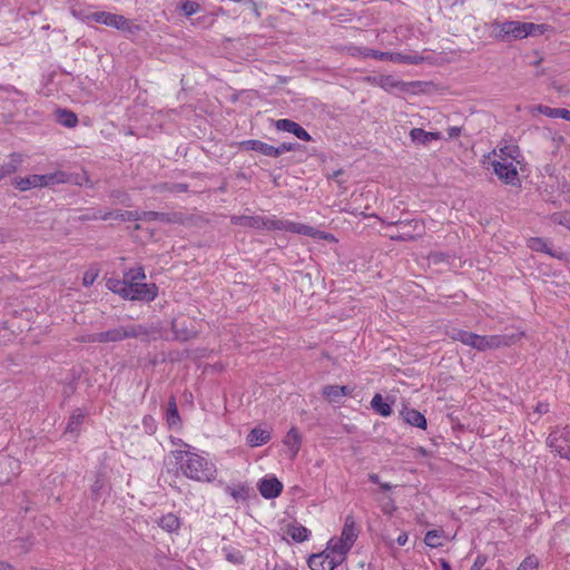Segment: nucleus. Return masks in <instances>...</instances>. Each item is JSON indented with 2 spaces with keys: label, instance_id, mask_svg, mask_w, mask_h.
<instances>
[{
  "label": "nucleus",
  "instance_id": "1",
  "mask_svg": "<svg viewBox=\"0 0 570 570\" xmlns=\"http://www.w3.org/2000/svg\"><path fill=\"white\" fill-rule=\"evenodd\" d=\"M171 443L178 449L170 454L186 478L198 482H212L216 479L217 469L206 456L180 439H173Z\"/></svg>",
  "mask_w": 570,
  "mask_h": 570
},
{
  "label": "nucleus",
  "instance_id": "2",
  "mask_svg": "<svg viewBox=\"0 0 570 570\" xmlns=\"http://www.w3.org/2000/svg\"><path fill=\"white\" fill-rule=\"evenodd\" d=\"M149 331L141 324H131L127 326H119L105 332L92 333L80 338L83 343H115L126 338H136L147 336Z\"/></svg>",
  "mask_w": 570,
  "mask_h": 570
},
{
  "label": "nucleus",
  "instance_id": "3",
  "mask_svg": "<svg viewBox=\"0 0 570 570\" xmlns=\"http://www.w3.org/2000/svg\"><path fill=\"white\" fill-rule=\"evenodd\" d=\"M523 333L498 334V335H474L472 348L478 351L497 350L515 344L522 337Z\"/></svg>",
  "mask_w": 570,
  "mask_h": 570
},
{
  "label": "nucleus",
  "instance_id": "4",
  "mask_svg": "<svg viewBox=\"0 0 570 570\" xmlns=\"http://www.w3.org/2000/svg\"><path fill=\"white\" fill-rule=\"evenodd\" d=\"M67 181V174L56 171L47 175H30L24 178H14L13 185L21 191L29 190L35 187H46Z\"/></svg>",
  "mask_w": 570,
  "mask_h": 570
},
{
  "label": "nucleus",
  "instance_id": "5",
  "mask_svg": "<svg viewBox=\"0 0 570 570\" xmlns=\"http://www.w3.org/2000/svg\"><path fill=\"white\" fill-rule=\"evenodd\" d=\"M88 20L114 27L118 30H131V22L121 14L110 13L106 11H95L87 16Z\"/></svg>",
  "mask_w": 570,
  "mask_h": 570
},
{
  "label": "nucleus",
  "instance_id": "6",
  "mask_svg": "<svg viewBox=\"0 0 570 570\" xmlns=\"http://www.w3.org/2000/svg\"><path fill=\"white\" fill-rule=\"evenodd\" d=\"M494 174L507 185L517 186L520 183L517 166L512 161L493 160Z\"/></svg>",
  "mask_w": 570,
  "mask_h": 570
},
{
  "label": "nucleus",
  "instance_id": "7",
  "mask_svg": "<svg viewBox=\"0 0 570 570\" xmlns=\"http://www.w3.org/2000/svg\"><path fill=\"white\" fill-rule=\"evenodd\" d=\"M494 29L498 30V38L501 40H512L525 38L523 22L521 21H504L495 22Z\"/></svg>",
  "mask_w": 570,
  "mask_h": 570
},
{
  "label": "nucleus",
  "instance_id": "8",
  "mask_svg": "<svg viewBox=\"0 0 570 570\" xmlns=\"http://www.w3.org/2000/svg\"><path fill=\"white\" fill-rule=\"evenodd\" d=\"M131 294L135 295L134 301L151 302L158 295V287L154 283H131Z\"/></svg>",
  "mask_w": 570,
  "mask_h": 570
},
{
  "label": "nucleus",
  "instance_id": "9",
  "mask_svg": "<svg viewBox=\"0 0 570 570\" xmlns=\"http://www.w3.org/2000/svg\"><path fill=\"white\" fill-rule=\"evenodd\" d=\"M307 563L311 570H334L340 566L327 550L312 554Z\"/></svg>",
  "mask_w": 570,
  "mask_h": 570
},
{
  "label": "nucleus",
  "instance_id": "10",
  "mask_svg": "<svg viewBox=\"0 0 570 570\" xmlns=\"http://www.w3.org/2000/svg\"><path fill=\"white\" fill-rule=\"evenodd\" d=\"M257 488L263 498L275 499L282 493L283 484L277 478L272 476L262 479Z\"/></svg>",
  "mask_w": 570,
  "mask_h": 570
},
{
  "label": "nucleus",
  "instance_id": "11",
  "mask_svg": "<svg viewBox=\"0 0 570 570\" xmlns=\"http://www.w3.org/2000/svg\"><path fill=\"white\" fill-rule=\"evenodd\" d=\"M275 127L279 131H286L295 135L298 139L304 141L312 140L311 135L297 122L291 119H278Z\"/></svg>",
  "mask_w": 570,
  "mask_h": 570
},
{
  "label": "nucleus",
  "instance_id": "12",
  "mask_svg": "<svg viewBox=\"0 0 570 570\" xmlns=\"http://www.w3.org/2000/svg\"><path fill=\"white\" fill-rule=\"evenodd\" d=\"M351 549L352 546L343 542L342 539L333 538L328 541L325 550L328 551L330 556H332L338 564H342Z\"/></svg>",
  "mask_w": 570,
  "mask_h": 570
},
{
  "label": "nucleus",
  "instance_id": "13",
  "mask_svg": "<svg viewBox=\"0 0 570 570\" xmlns=\"http://www.w3.org/2000/svg\"><path fill=\"white\" fill-rule=\"evenodd\" d=\"M19 462L12 458L0 459V483H8L17 475Z\"/></svg>",
  "mask_w": 570,
  "mask_h": 570
},
{
  "label": "nucleus",
  "instance_id": "14",
  "mask_svg": "<svg viewBox=\"0 0 570 570\" xmlns=\"http://www.w3.org/2000/svg\"><path fill=\"white\" fill-rule=\"evenodd\" d=\"M357 537H358V529L356 527L355 518L352 514H348L345 518L344 527L342 529L340 539H342L343 542L353 547Z\"/></svg>",
  "mask_w": 570,
  "mask_h": 570
},
{
  "label": "nucleus",
  "instance_id": "15",
  "mask_svg": "<svg viewBox=\"0 0 570 570\" xmlns=\"http://www.w3.org/2000/svg\"><path fill=\"white\" fill-rule=\"evenodd\" d=\"M240 147L246 150H254L261 153L262 155L268 157H277V150H275V147L261 140H245L240 142Z\"/></svg>",
  "mask_w": 570,
  "mask_h": 570
},
{
  "label": "nucleus",
  "instance_id": "16",
  "mask_svg": "<svg viewBox=\"0 0 570 570\" xmlns=\"http://www.w3.org/2000/svg\"><path fill=\"white\" fill-rule=\"evenodd\" d=\"M271 440V432L261 426H256L250 430L246 441L252 448L261 446L266 444Z\"/></svg>",
  "mask_w": 570,
  "mask_h": 570
},
{
  "label": "nucleus",
  "instance_id": "17",
  "mask_svg": "<svg viewBox=\"0 0 570 570\" xmlns=\"http://www.w3.org/2000/svg\"><path fill=\"white\" fill-rule=\"evenodd\" d=\"M23 161V156L18 153H12L9 156V161L0 166V181L6 177L14 174Z\"/></svg>",
  "mask_w": 570,
  "mask_h": 570
},
{
  "label": "nucleus",
  "instance_id": "18",
  "mask_svg": "<svg viewBox=\"0 0 570 570\" xmlns=\"http://www.w3.org/2000/svg\"><path fill=\"white\" fill-rule=\"evenodd\" d=\"M353 57L374 58L377 60H387V52L370 49L366 47L353 46L348 48Z\"/></svg>",
  "mask_w": 570,
  "mask_h": 570
},
{
  "label": "nucleus",
  "instance_id": "19",
  "mask_svg": "<svg viewBox=\"0 0 570 570\" xmlns=\"http://www.w3.org/2000/svg\"><path fill=\"white\" fill-rule=\"evenodd\" d=\"M538 111L550 118H562L570 121V110L564 108H551L549 106L538 105L531 107V112Z\"/></svg>",
  "mask_w": 570,
  "mask_h": 570
},
{
  "label": "nucleus",
  "instance_id": "20",
  "mask_svg": "<svg viewBox=\"0 0 570 570\" xmlns=\"http://www.w3.org/2000/svg\"><path fill=\"white\" fill-rule=\"evenodd\" d=\"M410 137H411L412 141L416 142V144L428 145L432 140H439L441 138V134L425 131L421 128H413L410 131Z\"/></svg>",
  "mask_w": 570,
  "mask_h": 570
},
{
  "label": "nucleus",
  "instance_id": "21",
  "mask_svg": "<svg viewBox=\"0 0 570 570\" xmlns=\"http://www.w3.org/2000/svg\"><path fill=\"white\" fill-rule=\"evenodd\" d=\"M493 153L498 157L497 160L501 161L519 163L518 158L521 156L520 148L517 145H504L499 148V154H497L495 150Z\"/></svg>",
  "mask_w": 570,
  "mask_h": 570
},
{
  "label": "nucleus",
  "instance_id": "22",
  "mask_svg": "<svg viewBox=\"0 0 570 570\" xmlns=\"http://www.w3.org/2000/svg\"><path fill=\"white\" fill-rule=\"evenodd\" d=\"M402 415H403L404 421L406 423H409L410 425H413V426H416L420 429L426 428V419L421 412H419L414 409H405L402 412Z\"/></svg>",
  "mask_w": 570,
  "mask_h": 570
},
{
  "label": "nucleus",
  "instance_id": "23",
  "mask_svg": "<svg viewBox=\"0 0 570 570\" xmlns=\"http://www.w3.org/2000/svg\"><path fill=\"white\" fill-rule=\"evenodd\" d=\"M387 60L396 63L419 65L423 61L420 55H403L401 52H387Z\"/></svg>",
  "mask_w": 570,
  "mask_h": 570
},
{
  "label": "nucleus",
  "instance_id": "24",
  "mask_svg": "<svg viewBox=\"0 0 570 570\" xmlns=\"http://www.w3.org/2000/svg\"><path fill=\"white\" fill-rule=\"evenodd\" d=\"M175 218H176L175 214L158 213V212H154V210L141 212V215H140V220H144V222L159 220L163 223H171V222H175Z\"/></svg>",
  "mask_w": 570,
  "mask_h": 570
},
{
  "label": "nucleus",
  "instance_id": "25",
  "mask_svg": "<svg viewBox=\"0 0 570 570\" xmlns=\"http://www.w3.org/2000/svg\"><path fill=\"white\" fill-rule=\"evenodd\" d=\"M158 525L168 532H175L180 528V520L176 514L167 513L158 520Z\"/></svg>",
  "mask_w": 570,
  "mask_h": 570
},
{
  "label": "nucleus",
  "instance_id": "26",
  "mask_svg": "<svg viewBox=\"0 0 570 570\" xmlns=\"http://www.w3.org/2000/svg\"><path fill=\"white\" fill-rule=\"evenodd\" d=\"M86 417V412L81 409H76L68 421L66 432L75 433L78 432L80 425L83 423V420Z\"/></svg>",
  "mask_w": 570,
  "mask_h": 570
},
{
  "label": "nucleus",
  "instance_id": "27",
  "mask_svg": "<svg viewBox=\"0 0 570 570\" xmlns=\"http://www.w3.org/2000/svg\"><path fill=\"white\" fill-rule=\"evenodd\" d=\"M372 409L382 416H390L392 407L389 403L384 402L381 394L376 393L371 401Z\"/></svg>",
  "mask_w": 570,
  "mask_h": 570
},
{
  "label": "nucleus",
  "instance_id": "28",
  "mask_svg": "<svg viewBox=\"0 0 570 570\" xmlns=\"http://www.w3.org/2000/svg\"><path fill=\"white\" fill-rule=\"evenodd\" d=\"M392 224L399 226L401 232H412L415 235V237L421 236L422 233L424 232L423 224L416 219L407 222H395Z\"/></svg>",
  "mask_w": 570,
  "mask_h": 570
},
{
  "label": "nucleus",
  "instance_id": "29",
  "mask_svg": "<svg viewBox=\"0 0 570 570\" xmlns=\"http://www.w3.org/2000/svg\"><path fill=\"white\" fill-rule=\"evenodd\" d=\"M284 444L289 446L293 455H296L301 446V434L297 429L292 428L284 439Z\"/></svg>",
  "mask_w": 570,
  "mask_h": 570
},
{
  "label": "nucleus",
  "instance_id": "30",
  "mask_svg": "<svg viewBox=\"0 0 570 570\" xmlns=\"http://www.w3.org/2000/svg\"><path fill=\"white\" fill-rule=\"evenodd\" d=\"M226 493H228L235 501H245L249 497V488L244 484L236 487H226Z\"/></svg>",
  "mask_w": 570,
  "mask_h": 570
},
{
  "label": "nucleus",
  "instance_id": "31",
  "mask_svg": "<svg viewBox=\"0 0 570 570\" xmlns=\"http://www.w3.org/2000/svg\"><path fill=\"white\" fill-rule=\"evenodd\" d=\"M233 223L240 226H248L254 228H263L264 218L263 217H253V216H238L233 217Z\"/></svg>",
  "mask_w": 570,
  "mask_h": 570
},
{
  "label": "nucleus",
  "instance_id": "32",
  "mask_svg": "<svg viewBox=\"0 0 570 570\" xmlns=\"http://www.w3.org/2000/svg\"><path fill=\"white\" fill-rule=\"evenodd\" d=\"M112 217H114L112 212H102L100 209L91 208V209H88L87 213L81 215L80 219L81 220H97V219L108 220Z\"/></svg>",
  "mask_w": 570,
  "mask_h": 570
},
{
  "label": "nucleus",
  "instance_id": "33",
  "mask_svg": "<svg viewBox=\"0 0 570 570\" xmlns=\"http://www.w3.org/2000/svg\"><path fill=\"white\" fill-rule=\"evenodd\" d=\"M167 422H168L169 426H174L180 422V416L178 414V407H177L176 400L174 396H171L168 402Z\"/></svg>",
  "mask_w": 570,
  "mask_h": 570
},
{
  "label": "nucleus",
  "instance_id": "34",
  "mask_svg": "<svg viewBox=\"0 0 570 570\" xmlns=\"http://www.w3.org/2000/svg\"><path fill=\"white\" fill-rule=\"evenodd\" d=\"M288 535L296 542H303L307 540L309 530L301 524L292 525L288 529Z\"/></svg>",
  "mask_w": 570,
  "mask_h": 570
},
{
  "label": "nucleus",
  "instance_id": "35",
  "mask_svg": "<svg viewBox=\"0 0 570 570\" xmlns=\"http://www.w3.org/2000/svg\"><path fill=\"white\" fill-rule=\"evenodd\" d=\"M58 121L67 128H72L77 125L78 118L76 114L69 110H60L58 115Z\"/></svg>",
  "mask_w": 570,
  "mask_h": 570
},
{
  "label": "nucleus",
  "instance_id": "36",
  "mask_svg": "<svg viewBox=\"0 0 570 570\" xmlns=\"http://www.w3.org/2000/svg\"><path fill=\"white\" fill-rule=\"evenodd\" d=\"M288 232L305 235V236H312V237H315V235L317 234V230L315 228H313L312 226L304 225L301 223H293V222L289 223Z\"/></svg>",
  "mask_w": 570,
  "mask_h": 570
},
{
  "label": "nucleus",
  "instance_id": "37",
  "mask_svg": "<svg viewBox=\"0 0 570 570\" xmlns=\"http://www.w3.org/2000/svg\"><path fill=\"white\" fill-rule=\"evenodd\" d=\"M289 220L284 219H266L264 218L263 228L274 230H289Z\"/></svg>",
  "mask_w": 570,
  "mask_h": 570
},
{
  "label": "nucleus",
  "instance_id": "38",
  "mask_svg": "<svg viewBox=\"0 0 570 570\" xmlns=\"http://www.w3.org/2000/svg\"><path fill=\"white\" fill-rule=\"evenodd\" d=\"M124 278L131 283H142L146 279L145 271L141 266L131 268L124 274Z\"/></svg>",
  "mask_w": 570,
  "mask_h": 570
},
{
  "label": "nucleus",
  "instance_id": "39",
  "mask_svg": "<svg viewBox=\"0 0 570 570\" xmlns=\"http://www.w3.org/2000/svg\"><path fill=\"white\" fill-rule=\"evenodd\" d=\"M379 85L386 91H392L393 89L404 88V83L396 80L392 76H383L381 77Z\"/></svg>",
  "mask_w": 570,
  "mask_h": 570
},
{
  "label": "nucleus",
  "instance_id": "40",
  "mask_svg": "<svg viewBox=\"0 0 570 570\" xmlns=\"http://www.w3.org/2000/svg\"><path fill=\"white\" fill-rule=\"evenodd\" d=\"M114 217L111 219H119L122 222H132V220H140L141 212L135 210H116L112 212Z\"/></svg>",
  "mask_w": 570,
  "mask_h": 570
},
{
  "label": "nucleus",
  "instance_id": "41",
  "mask_svg": "<svg viewBox=\"0 0 570 570\" xmlns=\"http://www.w3.org/2000/svg\"><path fill=\"white\" fill-rule=\"evenodd\" d=\"M523 29H524V36H539L544 33V31L548 29L547 24H537L533 22H523Z\"/></svg>",
  "mask_w": 570,
  "mask_h": 570
},
{
  "label": "nucleus",
  "instance_id": "42",
  "mask_svg": "<svg viewBox=\"0 0 570 570\" xmlns=\"http://www.w3.org/2000/svg\"><path fill=\"white\" fill-rule=\"evenodd\" d=\"M322 393L330 402H340L341 400L338 385H325Z\"/></svg>",
  "mask_w": 570,
  "mask_h": 570
},
{
  "label": "nucleus",
  "instance_id": "43",
  "mask_svg": "<svg viewBox=\"0 0 570 570\" xmlns=\"http://www.w3.org/2000/svg\"><path fill=\"white\" fill-rule=\"evenodd\" d=\"M440 533L439 531L436 530H431V531H428L425 537H424V542L426 546L431 547V548H438L441 546V541H440Z\"/></svg>",
  "mask_w": 570,
  "mask_h": 570
},
{
  "label": "nucleus",
  "instance_id": "44",
  "mask_svg": "<svg viewBox=\"0 0 570 570\" xmlns=\"http://www.w3.org/2000/svg\"><path fill=\"white\" fill-rule=\"evenodd\" d=\"M180 9L185 16L190 17L200 10V6L195 1L186 0L181 3Z\"/></svg>",
  "mask_w": 570,
  "mask_h": 570
},
{
  "label": "nucleus",
  "instance_id": "45",
  "mask_svg": "<svg viewBox=\"0 0 570 570\" xmlns=\"http://www.w3.org/2000/svg\"><path fill=\"white\" fill-rule=\"evenodd\" d=\"M530 247L532 249H534V250H541V252H544L547 254L552 255V253L550 252L548 243L546 240H543L542 238H539V237L531 238L530 239Z\"/></svg>",
  "mask_w": 570,
  "mask_h": 570
},
{
  "label": "nucleus",
  "instance_id": "46",
  "mask_svg": "<svg viewBox=\"0 0 570 570\" xmlns=\"http://www.w3.org/2000/svg\"><path fill=\"white\" fill-rule=\"evenodd\" d=\"M226 559L234 564H242L244 562V556L237 549L228 550L226 552Z\"/></svg>",
  "mask_w": 570,
  "mask_h": 570
},
{
  "label": "nucleus",
  "instance_id": "47",
  "mask_svg": "<svg viewBox=\"0 0 570 570\" xmlns=\"http://www.w3.org/2000/svg\"><path fill=\"white\" fill-rule=\"evenodd\" d=\"M518 570H538L537 558L533 556L525 558L519 566Z\"/></svg>",
  "mask_w": 570,
  "mask_h": 570
},
{
  "label": "nucleus",
  "instance_id": "48",
  "mask_svg": "<svg viewBox=\"0 0 570 570\" xmlns=\"http://www.w3.org/2000/svg\"><path fill=\"white\" fill-rule=\"evenodd\" d=\"M98 277V271L96 269H89L87 271L85 274H83V277H82V284L86 286V287H89L91 286L96 279Z\"/></svg>",
  "mask_w": 570,
  "mask_h": 570
},
{
  "label": "nucleus",
  "instance_id": "49",
  "mask_svg": "<svg viewBox=\"0 0 570 570\" xmlns=\"http://www.w3.org/2000/svg\"><path fill=\"white\" fill-rule=\"evenodd\" d=\"M118 295L121 296L124 299L134 301L135 295L131 294V287L125 278L122 286H120L119 288Z\"/></svg>",
  "mask_w": 570,
  "mask_h": 570
},
{
  "label": "nucleus",
  "instance_id": "50",
  "mask_svg": "<svg viewBox=\"0 0 570 570\" xmlns=\"http://www.w3.org/2000/svg\"><path fill=\"white\" fill-rule=\"evenodd\" d=\"M124 279L109 278L106 283L108 289L112 293L118 294L120 286H122Z\"/></svg>",
  "mask_w": 570,
  "mask_h": 570
},
{
  "label": "nucleus",
  "instance_id": "51",
  "mask_svg": "<svg viewBox=\"0 0 570 570\" xmlns=\"http://www.w3.org/2000/svg\"><path fill=\"white\" fill-rule=\"evenodd\" d=\"M297 146H298L297 144H293V142L281 144L279 146L275 147V150H277V157L284 153L295 150Z\"/></svg>",
  "mask_w": 570,
  "mask_h": 570
},
{
  "label": "nucleus",
  "instance_id": "52",
  "mask_svg": "<svg viewBox=\"0 0 570 570\" xmlns=\"http://www.w3.org/2000/svg\"><path fill=\"white\" fill-rule=\"evenodd\" d=\"M391 239L392 240H402V242L413 240V239H415V235L412 232H400L396 235H392Z\"/></svg>",
  "mask_w": 570,
  "mask_h": 570
},
{
  "label": "nucleus",
  "instance_id": "53",
  "mask_svg": "<svg viewBox=\"0 0 570 570\" xmlns=\"http://www.w3.org/2000/svg\"><path fill=\"white\" fill-rule=\"evenodd\" d=\"M474 333L472 332H468V331H463L462 334H461V338H460V342L464 345H468V346H471L473 345V340H474Z\"/></svg>",
  "mask_w": 570,
  "mask_h": 570
},
{
  "label": "nucleus",
  "instance_id": "54",
  "mask_svg": "<svg viewBox=\"0 0 570 570\" xmlns=\"http://www.w3.org/2000/svg\"><path fill=\"white\" fill-rule=\"evenodd\" d=\"M464 330L456 328V327H449L446 330V335L453 341H460L461 334Z\"/></svg>",
  "mask_w": 570,
  "mask_h": 570
},
{
  "label": "nucleus",
  "instance_id": "55",
  "mask_svg": "<svg viewBox=\"0 0 570 570\" xmlns=\"http://www.w3.org/2000/svg\"><path fill=\"white\" fill-rule=\"evenodd\" d=\"M105 482L101 476H97L96 481L92 484L91 491L92 494L98 498L99 491L104 488Z\"/></svg>",
  "mask_w": 570,
  "mask_h": 570
},
{
  "label": "nucleus",
  "instance_id": "56",
  "mask_svg": "<svg viewBox=\"0 0 570 570\" xmlns=\"http://www.w3.org/2000/svg\"><path fill=\"white\" fill-rule=\"evenodd\" d=\"M144 424H145V426H146V429H147V431L149 433H154L155 432L154 420H153L151 416H145L144 417Z\"/></svg>",
  "mask_w": 570,
  "mask_h": 570
},
{
  "label": "nucleus",
  "instance_id": "57",
  "mask_svg": "<svg viewBox=\"0 0 570 570\" xmlns=\"http://www.w3.org/2000/svg\"><path fill=\"white\" fill-rule=\"evenodd\" d=\"M460 134H461L460 127H450L448 129V135L450 138H455V137L460 136Z\"/></svg>",
  "mask_w": 570,
  "mask_h": 570
},
{
  "label": "nucleus",
  "instance_id": "58",
  "mask_svg": "<svg viewBox=\"0 0 570 570\" xmlns=\"http://www.w3.org/2000/svg\"><path fill=\"white\" fill-rule=\"evenodd\" d=\"M409 540V535L406 532L400 533V535L396 538V542L399 546H404Z\"/></svg>",
  "mask_w": 570,
  "mask_h": 570
},
{
  "label": "nucleus",
  "instance_id": "59",
  "mask_svg": "<svg viewBox=\"0 0 570 570\" xmlns=\"http://www.w3.org/2000/svg\"><path fill=\"white\" fill-rule=\"evenodd\" d=\"M548 443L550 444V446H554V444H559L558 433H551L548 438Z\"/></svg>",
  "mask_w": 570,
  "mask_h": 570
},
{
  "label": "nucleus",
  "instance_id": "60",
  "mask_svg": "<svg viewBox=\"0 0 570 570\" xmlns=\"http://www.w3.org/2000/svg\"><path fill=\"white\" fill-rule=\"evenodd\" d=\"M548 407H549L548 404L539 403L535 410H537V412L542 414V413H547L548 412Z\"/></svg>",
  "mask_w": 570,
  "mask_h": 570
},
{
  "label": "nucleus",
  "instance_id": "61",
  "mask_svg": "<svg viewBox=\"0 0 570 570\" xmlns=\"http://www.w3.org/2000/svg\"><path fill=\"white\" fill-rule=\"evenodd\" d=\"M556 449H557L558 453L560 454V456L570 460V450L563 451V449H559L558 446H556Z\"/></svg>",
  "mask_w": 570,
  "mask_h": 570
},
{
  "label": "nucleus",
  "instance_id": "62",
  "mask_svg": "<svg viewBox=\"0 0 570 570\" xmlns=\"http://www.w3.org/2000/svg\"><path fill=\"white\" fill-rule=\"evenodd\" d=\"M338 392H340V397L341 399L350 393L347 386H340V385H338Z\"/></svg>",
  "mask_w": 570,
  "mask_h": 570
},
{
  "label": "nucleus",
  "instance_id": "63",
  "mask_svg": "<svg viewBox=\"0 0 570 570\" xmlns=\"http://www.w3.org/2000/svg\"><path fill=\"white\" fill-rule=\"evenodd\" d=\"M370 481H372L373 483H380L379 475L377 474H371L370 475Z\"/></svg>",
  "mask_w": 570,
  "mask_h": 570
},
{
  "label": "nucleus",
  "instance_id": "64",
  "mask_svg": "<svg viewBox=\"0 0 570 570\" xmlns=\"http://www.w3.org/2000/svg\"><path fill=\"white\" fill-rule=\"evenodd\" d=\"M380 487L382 490H385V491L391 490V488H392L389 483H380Z\"/></svg>",
  "mask_w": 570,
  "mask_h": 570
}]
</instances>
